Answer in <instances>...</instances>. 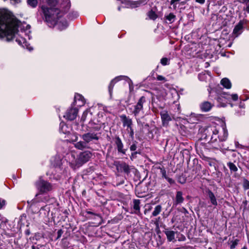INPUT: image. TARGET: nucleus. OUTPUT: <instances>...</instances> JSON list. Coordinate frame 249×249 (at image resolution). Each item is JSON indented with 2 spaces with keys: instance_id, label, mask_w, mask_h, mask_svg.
Segmentation results:
<instances>
[{
  "instance_id": "nucleus-1",
  "label": "nucleus",
  "mask_w": 249,
  "mask_h": 249,
  "mask_svg": "<svg viewBox=\"0 0 249 249\" xmlns=\"http://www.w3.org/2000/svg\"><path fill=\"white\" fill-rule=\"evenodd\" d=\"M18 32V24L5 12L0 11V38L12 40Z\"/></svg>"
},
{
  "instance_id": "nucleus-2",
  "label": "nucleus",
  "mask_w": 249,
  "mask_h": 249,
  "mask_svg": "<svg viewBox=\"0 0 249 249\" xmlns=\"http://www.w3.org/2000/svg\"><path fill=\"white\" fill-rule=\"evenodd\" d=\"M92 156V153L89 151H85L80 152L77 156L76 159L74 154L68 155L70 165L74 168H79L89 160Z\"/></svg>"
},
{
  "instance_id": "nucleus-3",
  "label": "nucleus",
  "mask_w": 249,
  "mask_h": 249,
  "mask_svg": "<svg viewBox=\"0 0 249 249\" xmlns=\"http://www.w3.org/2000/svg\"><path fill=\"white\" fill-rule=\"evenodd\" d=\"M223 135L219 136L218 135L219 130L215 127H209L205 131L206 139H210V143H214L219 139L220 141H225L228 135V131L225 128L223 129Z\"/></svg>"
},
{
  "instance_id": "nucleus-4",
  "label": "nucleus",
  "mask_w": 249,
  "mask_h": 249,
  "mask_svg": "<svg viewBox=\"0 0 249 249\" xmlns=\"http://www.w3.org/2000/svg\"><path fill=\"white\" fill-rule=\"evenodd\" d=\"M41 10L48 23H55L56 20L60 17V10L55 7H48L46 5L41 6Z\"/></svg>"
},
{
  "instance_id": "nucleus-5",
  "label": "nucleus",
  "mask_w": 249,
  "mask_h": 249,
  "mask_svg": "<svg viewBox=\"0 0 249 249\" xmlns=\"http://www.w3.org/2000/svg\"><path fill=\"white\" fill-rule=\"evenodd\" d=\"M35 185L39 191V194H41L47 193L53 189V186L51 183L41 178L36 182Z\"/></svg>"
},
{
  "instance_id": "nucleus-6",
  "label": "nucleus",
  "mask_w": 249,
  "mask_h": 249,
  "mask_svg": "<svg viewBox=\"0 0 249 249\" xmlns=\"http://www.w3.org/2000/svg\"><path fill=\"white\" fill-rule=\"evenodd\" d=\"M146 102V98L144 96H142L138 100L136 104L134 106V108L131 111V113L135 116H137L143 109V104Z\"/></svg>"
},
{
  "instance_id": "nucleus-7",
  "label": "nucleus",
  "mask_w": 249,
  "mask_h": 249,
  "mask_svg": "<svg viewBox=\"0 0 249 249\" xmlns=\"http://www.w3.org/2000/svg\"><path fill=\"white\" fill-rule=\"evenodd\" d=\"M114 165L118 172H124L127 175L130 172V168L129 165L124 162L116 161L115 162Z\"/></svg>"
},
{
  "instance_id": "nucleus-8",
  "label": "nucleus",
  "mask_w": 249,
  "mask_h": 249,
  "mask_svg": "<svg viewBox=\"0 0 249 249\" xmlns=\"http://www.w3.org/2000/svg\"><path fill=\"white\" fill-rule=\"evenodd\" d=\"M81 138L88 144L93 140L98 141L99 137L97 133L88 132L83 134L81 136Z\"/></svg>"
},
{
  "instance_id": "nucleus-9",
  "label": "nucleus",
  "mask_w": 249,
  "mask_h": 249,
  "mask_svg": "<svg viewBox=\"0 0 249 249\" xmlns=\"http://www.w3.org/2000/svg\"><path fill=\"white\" fill-rule=\"evenodd\" d=\"M115 143L116 145L118 152L124 155L125 154L126 149L124 148V144L120 138L118 136L115 137Z\"/></svg>"
},
{
  "instance_id": "nucleus-10",
  "label": "nucleus",
  "mask_w": 249,
  "mask_h": 249,
  "mask_svg": "<svg viewBox=\"0 0 249 249\" xmlns=\"http://www.w3.org/2000/svg\"><path fill=\"white\" fill-rule=\"evenodd\" d=\"M78 112V110L76 108H71L67 111L64 117L71 121L74 120L77 115Z\"/></svg>"
},
{
  "instance_id": "nucleus-11",
  "label": "nucleus",
  "mask_w": 249,
  "mask_h": 249,
  "mask_svg": "<svg viewBox=\"0 0 249 249\" xmlns=\"http://www.w3.org/2000/svg\"><path fill=\"white\" fill-rule=\"evenodd\" d=\"M161 118L163 126H167L169 122L172 120V118L166 111H162L160 112Z\"/></svg>"
},
{
  "instance_id": "nucleus-12",
  "label": "nucleus",
  "mask_w": 249,
  "mask_h": 249,
  "mask_svg": "<svg viewBox=\"0 0 249 249\" xmlns=\"http://www.w3.org/2000/svg\"><path fill=\"white\" fill-rule=\"evenodd\" d=\"M121 120L122 121L124 127L126 126L127 128L131 127L132 125L133 122L131 119L127 117L125 115L123 114L120 116Z\"/></svg>"
},
{
  "instance_id": "nucleus-13",
  "label": "nucleus",
  "mask_w": 249,
  "mask_h": 249,
  "mask_svg": "<svg viewBox=\"0 0 249 249\" xmlns=\"http://www.w3.org/2000/svg\"><path fill=\"white\" fill-rule=\"evenodd\" d=\"M213 105L210 102L204 101L199 106L202 112H208L212 108Z\"/></svg>"
},
{
  "instance_id": "nucleus-14",
  "label": "nucleus",
  "mask_w": 249,
  "mask_h": 249,
  "mask_svg": "<svg viewBox=\"0 0 249 249\" xmlns=\"http://www.w3.org/2000/svg\"><path fill=\"white\" fill-rule=\"evenodd\" d=\"M163 232L165 234L168 241L171 242L175 241L176 232L174 231L166 228L165 229Z\"/></svg>"
},
{
  "instance_id": "nucleus-15",
  "label": "nucleus",
  "mask_w": 249,
  "mask_h": 249,
  "mask_svg": "<svg viewBox=\"0 0 249 249\" xmlns=\"http://www.w3.org/2000/svg\"><path fill=\"white\" fill-rule=\"evenodd\" d=\"M52 24H56L57 28L60 31H62L66 29L68 26V22L65 19H63L62 20L58 22L56 20L55 23H52Z\"/></svg>"
},
{
  "instance_id": "nucleus-16",
  "label": "nucleus",
  "mask_w": 249,
  "mask_h": 249,
  "mask_svg": "<svg viewBox=\"0 0 249 249\" xmlns=\"http://www.w3.org/2000/svg\"><path fill=\"white\" fill-rule=\"evenodd\" d=\"M74 147L80 150H83L84 149L89 148V147L88 146V144L85 141H79L74 143Z\"/></svg>"
},
{
  "instance_id": "nucleus-17",
  "label": "nucleus",
  "mask_w": 249,
  "mask_h": 249,
  "mask_svg": "<svg viewBox=\"0 0 249 249\" xmlns=\"http://www.w3.org/2000/svg\"><path fill=\"white\" fill-rule=\"evenodd\" d=\"M182 192L181 191H177L175 197V201L174 202V205H177L182 203L184 201V198L182 196Z\"/></svg>"
},
{
  "instance_id": "nucleus-18",
  "label": "nucleus",
  "mask_w": 249,
  "mask_h": 249,
  "mask_svg": "<svg viewBox=\"0 0 249 249\" xmlns=\"http://www.w3.org/2000/svg\"><path fill=\"white\" fill-rule=\"evenodd\" d=\"M243 31V23L242 21H240L234 27L233 34L235 36H238L239 35H240Z\"/></svg>"
},
{
  "instance_id": "nucleus-19",
  "label": "nucleus",
  "mask_w": 249,
  "mask_h": 249,
  "mask_svg": "<svg viewBox=\"0 0 249 249\" xmlns=\"http://www.w3.org/2000/svg\"><path fill=\"white\" fill-rule=\"evenodd\" d=\"M140 203L141 201L139 199H133V208L135 210L134 213L137 214L140 213Z\"/></svg>"
},
{
  "instance_id": "nucleus-20",
  "label": "nucleus",
  "mask_w": 249,
  "mask_h": 249,
  "mask_svg": "<svg viewBox=\"0 0 249 249\" xmlns=\"http://www.w3.org/2000/svg\"><path fill=\"white\" fill-rule=\"evenodd\" d=\"M208 195L212 204L214 206H216L217 205V202L214 194L211 191L208 190Z\"/></svg>"
},
{
  "instance_id": "nucleus-21",
  "label": "nucleus",
  "mask_w": 249,
  "mask_h": 249,
  "mask_svg": "<svg viewBox=\"0 0 249 249\" xmlns=\"http://www.w3.org/2000/svg\"><path fill=\"white\" fill-rule=\"evenodd\" d=\"M221 84L225 88L230 89L231 87V84L230 81L227 78H223L221 80Z\"/></svg>"
},
{
  "instance_id": "nucleus-22",
  "label": "nucleus",
  "mask_w": 249,
  "mask_h": 249,
  "mask_svg": "<svg viewBox=\"0 0 249 249\" xmlns=\"http://www.w3.org/2000/svg\"><path fill=\"white\" fill-rule=\"evenodd\" d=\"M120 79V77H116L115 79L112 80L108 86V90L110 95H111L113 89L115 84L116 82Z\"/></svg>"
},
{
  "instance_id": "nucleus-23",
  "label": "nucleus",
  "mask_w": 249,
  "mask_h": 249,
  "mask_svg": "<svg viewBox=\"0 0 249 249\" xmlns=\"http://www.w3.org/2000/svg\"><path fill=\"white\" fill-rule=\"evenodd\" d=\"M165 18L169 23H172L175 20L176 16L173 13H171L165 16Z\"/></svg>"
},
{
  "instance_id": "nucleus-24",
  "label": "nucleus",
  "mask_w": 249,
  "mask_h": 249,
  "mask_svg": "<svg viewBox=\"0 0 249 249\" xmlns=\"http://www.w3.org/2000/svg\"><path fill=\"white\" fill-rule=\"evenodd\" d=\"M162 210V207L161 205H158L156 206V207L154 209V211L152 212V216H156L158 214L160 213Z\"/></svg>"
},
{
  "instance_id": "nucleus-25",
  "label": "nucleus",
  "mask_w": 249,
  "mask_h": 249,
  "mask_svg": "<svg viewBox=\"0 0 249 249\" xmlns=\"http://www.w3.org/2000/svg\"><path fill=\"white\" fill-rule=\"evenodd\" d=\"M227 166L229 167L231 172H235L238 170L236 166L231 162H229L227 163Z\"/></svg>"
},
{
  "instance_id": "nucleus-26",
  "label": "nucleus",
  "mask_w": 249,
  "mask_h": 249,
  "mask_svg": "<svg viewBox=\"0 0 249 249\" xmlns=\"http://www.w3.org/2000/svg\"><path fill=\"white\" fill-rule=\"evenodd\" d=\"M147 15L149 18L152 20H155L158 18L157 14L152 10L148 12Z\"/></svg>"
},
{
  "instance_id": "nucleus-27",
  "label": "nucleus",
  "mask_w": 249,
  "mask_h": 249,
  "mask_svg": "<svg viewBox=\"0 0 249 249\" xmlns=\"http://www.w3.org/2000/svg\"><path fill=\"white\" fill-rule=\"evenodd\" d=\"M27 2L28 5L32 8L36 7L38 3L37 0H27Z\"/></svg>"
},
{
  "instance_id": "nucleus-28",
  "label": "nucleus",
  "mask_w": 249,
  "mask_h": 249,
  "mask_svg": "<svg viewBox=\"0 0 249 249\" xmlns=\"http://www.w3.org/2000/svg\"><path fill=\"white\" fill-rule=\"evenodd\" d=\"M239 241V240L238 239H235L234 240L231 241L230 249H234L238 244Z\"/></svg>"
},
{
  "instance_id": "nucleus-29",
  "label": "nucleus",
  "mask_w": 249,
  "mask_h": 249,
  "mask_svg": "<svg viewBox=\"0 0 249 249\" xmlns=\"http://www.w3.org/2000/svg\"><path fill=\"white\" fill-rule=\"evenodd\" d=\"M47 3L50 7H54L57 4L56 0H47Z\"/></svg>"
},
{
  "instance_id": "nucleus-30",
  "label": "nucleus",
  "mask_w": 249,
  "mask_h": 249,
  "mask_svg": "<svg viewBox=\"0 0 249 249\" xmlns=\"http://www.w3.org/2000/svg\"><path fill=\"white\" fill-rule=\"evenodd\" d=\"M169 59L167 58L163 57V58L161 59V60H160V63L162 65L165 66V65H168L169 64Z\"/></svg>"
},
{
  "instance_id": "nucleus-31",
  "label": "nucleus",
  "mask_w": 249,
  "mask_h": 249,
  "mask_svg": "<svg viewBox=\"0 0 249 249\" xmlns=\"http://www.w3.org/2000/svg\"><path fill=\"white\" fill-rule=\"evenodd\" d=\"M178 181L181 184H184L186 182V178L183 176H180L178 179Z\"/></svg>"
},
{
  "instance_id": "nucleus-32",
  "label": "nucleus",
  "mask_w": 249,
  "mask_h": 249,
  "mask_svg": "<svg viewBox=\"0 0 249 249\" xmlns=\"http://www.w3.org/2000/svg\"><path fill=\"white\" fill-rule=\"evenodd\" d=\"M243 188L245 190L249 189V181L246 179H244Z\"/></svg>"
},
{
  "instance_id": "nucleus-33",
  "label": "nucleus",
  "mask_w": 249,
  "mask_h": 249,
  "mask_svg": "<svg viewBox=\"0 0 249 249\" xmlns=\"http://www.w3.org/2000/svg\"><path fill=\"white\" fill-rule=\"evenodd\" d=\"M159 169L160 170V173L162 175V177L164 178H166L167 177L166 175V171L164 167H160Z\"/></svg>"
},
{
  "instance_id": "nucleus-34",
  "label": "nucleus",
  "mask_w": 249,
  "mask_h": 249,
  "mask_svg": "<svg viewBox=\"0 0 249 249\" xmlns=\"http://www.w3.org/2000/svg\"><path fill=\"white\" fill-rule=\"evenodd\" d=\"M137 142L136 141H135L133 142V144L130 147V151L134 152L136 150L137 148Z\"/></svg>"
},
{
  "instance_id": "nucleus-35",
  "label": "nucleus",
  "mask_w": 249,
  "mask_h": 249,
  "mask_svg": "<svg viewBox=\"0 0 249 249\" xmlns=\"http://www.w3.org/2000/svg\"><path fill=\"white\" fill-rule=\"evenodd\" d=\"M139 153L140 152H138V151H134L132 152L130 157L131 160H133L134 159H136L137 158V154Z\"/></svg>"
},
{
  "instance_id": "nucleus-36",
  "label": "nucleus",
  "mask_w": 249,
  "mask_h": 249,
  "mask_svg": "<svg viewBox=\"0 0 249 249\" xmlns=\"http://www.w3.org/2000/svg\"><path fill=\"white\" fill-rule=\"evenodd\" d=\"M127 130L129 131L130 136L131 138H133V136H134V130H133V129L132 128V126H131V127L127 128Z\"/></svg>"
},
{
  "instance_id": "nucleus-37",
  "label": "nucleus",
  "mask_w": 249,
  "mask_h": 249,
  "mask_svg": "<svg viewBox=\"0 0 249 249\" xmlns=\"http://www.w3.org/2000/svg\"><path fill=\"white\" fill-rule=\"evenodd\" d=\"M63 233V231L62 229L59 230L57 233V236L56 239L57 240L59 238H60L61 237Z\"/></svg>"
},
{
  "instance_id": "nucleus-38",
  "label": "nucleus",
  "mask_w": 249,
  "mask_h": 249,
  "mask_svg": "<svg viewBox=\"0 0 249 249\" xmlns=\"http://www.w3.org/2000/svg\"><path fill=\"white\" fill-rule=\"evenodd\" d=\"M5 205V200L0 198V209Z\"/></svg>"
},
{
  "instance_id": "nucleus-39",
  "label": "nucleus",
  "mask_w": 249,
  "mask_h": 249,
  "mask_svg": "<svg viewBox=\"0 0 249 249\" xmlns=\"http://www.w3.org/2000/svg\"><path fill=\"white\" fill-rule=\"evenodd\" d=\"M86 213H88V214H92L93 215H95L96 216H97V217H99L100 218H101V216L100 215V214H97V213H95L91 211H86Z\"/></svg>"
},
{
  "instance_id": "nucleus-40",
  "label": "nucleus",
  "mask_w": 249,
  "mask_h": 249,
  "mask_svg": "<svg viewBox=\"0 0 249 249\" xmlns=\"http://www.w3.org/2000/svg\"><path fill=\"white\" fill-rule=\"evenodd\" d=\"M165 179L168 181V182L170 184H173L175 183V181L172 178H169L167 177L165 178Z\"/></svg>"
},
{
  "instance_id": "nucleus-41",
  "label": "nucleus",
  "mask_w": 249,
  "mask_h": 249,
  "mask_svg": "<svg viewBox=\"0 0 249 249\" xmlns=\"http://www.w3.org/2000/svg\"><path fill=\"white\" fill-rule=\"evenodd\" d=\"M157 79L159 81H166L165 78L162 75H158Z\"/></svg>"
},
{
  "instance_id": "nucleus-42",
  "label": "nucleus",
  "mask_w": 249,
  "mask_h": 249,
  "mask_svg": "<svg viewBox=\"0 0 249 249\" xmlns=\"http://www.w3.org/2000/svg\"><path fill=\"white\" fill-rule=\"evenodd\" d=\"M238 96L237 94H234L231 95V98L233 101H236L238 100Z\"/></svg>"
},
{
  "instance_id": "nucleus-43",
  "label": "nucleus",
  "mask_w": 249,
  "mask_h": 249,
  "mask_svg": "<svg viewBox=\"0 0 249 249\" xmlns=\"http://www.w3.org/2000/svg\"><path fill=\"white\" fill-rule=\"evenodd\" d=\"M149 0H140L139 2L140 4H145Z\"/></svg>"
},
{
  "instance_id": "nucleus-44",
  "label": "nucleus",
  "mask_w": 249,
  "mask_h": 249,
  "mask_svg": "<svg viewBox=\"0 0 249 249\" xmlns=\"http://www.w3.org/2000/svg\"><path fill=\"white\" fill-rule=\"evenodd\" d=\"M180 0H171L170 1V4L175 5L176 2H178ZM174 6L175 8L176 7L175 5Z\"/></svg>"
},
{
  "instance_id": "nucleus-45",
  "label": "nucleus",
  "mask_w": 249,
  "mask_h": 249,
  "mask_svg": "<svg viewBox=\"0 0 249 249\" xmlns=\"http://www.w3.org/2000/svg\"><path fill=\"white\" fill-rule=\"evenodd\" d=\"M196 2H198L200 4H204L205 3V0H196Z\"/></svg>"
},
{
  "instance_id": "nucleus-46",
  "label": "nucleus",
  "mask_w": 249,
  "mask_h": 249,
  "mask_svg": "<svg viewBox=\"0 0 249 249\" xmlns=\"http://www.w3.org/2000/svg\"><path fill=\"white\" fill-rule=\"evenodd\" d=\"M81 98H82V96L79 94H77V95L75 96L74 97L75 100H76V99L80 100Z\"/></svg>"
},
{
  "instance_id": "nucleus-47",
  "label": "nucleus",
  "mask_w": 249,
  "mask_h": 249,
  "mask_svg": "<svg viewBox=\"0 0 249 249\" xmlns=\"http://www.w3.org/2000/svg\"><path fill=\"white\" fill-rule=\"evenodd\" d=\"M23 41H24V39H22V40H19L18 38L16 39V41L18 42L19 45H21L22 44V41L23 42Z\"/></svg>"
},
{
  "instance_id": "nucleus-48",
  "label": "nucleus",
  "mask_w": 249,
  "mask_h": 249,
  "mask_svg": "<svg viewBox=\"0 0 249 249\" xmlns=\"http://www.w3.org/2000/svg\"><path fill=\"white\" fill-rule=\"evenodd\" d=\"M244 9L248 12H249V5H247Z\"/></svg>"
},
{
  "instance_id": "nucleus-49",
  "label": "nucleus",
  "mask_w": 249,
  "mask_h": 249,
  "mask_svg": "<svg viewBox=\"0 0 249 249\" xmlns=\"http://www.w3.org/2000/svg\"><path fill=\"white\" fill-rule=\"evenodd\" d=\"M32 249H39V248L37 246H32Z\"/></svg>"
},
{
  "instance_id": "nucleus-50",
  "label": "nucleus",
  "mask_w": 249,
  "mask_h": 249,
  "mask_svg": "<svg viewBox=\"0 0 249 249\" xmlns=\"http://www.w3.org/2000/svg\"><path fill=\"white\" fill-rule=\"evenodd\" d=\"M240 1L245 3H248L249 1V0H240Z\"/></svg>"
},
{
  "instance_id": "nucleus-51",
  "label": "nucleus",
  "mask_w": 249,
  "mask_h": 249,
  "mask_svg": "<svg viewBox=\"0 0 249 249\" xmlns=\"http://www.w3.org/2000/svg\"><path fill=\"white\" fill-rule=\"evenodd\" d=\"M241 249H247V247H246V246H244V247H243Z\"/></svg>"
},
{
  "instance_id": "nucleus-52",
  "label": "nucleus",
  "mask_w": 249,
  "mask_h": 249,
  "mask_svg": "<svg viewBox=\"0 0 249 249\" xmlns=\"http://www.w3.org/2000/svg\"><path fill=\"white\" fill-rule=\"evenodd\" d=\"M99 129H100V128H98V127L95 128V130H99Z\"/></svg>"
},
{
  "instance_id": "nucleus-53",
  "label": "nucleus",
  "mask_w": 249,
  "mask_h": 249,
  "mask_svg": "<svg viewBox=\"0 0 249 249\" xmlns=\"http://www.w3.org/2000/svg\"><path fill=\"white\" fill-rule=\"evenodd\" d=\"M2 220V215L0 214V221Z\"/></svg>"
},
{
  "instance_id": "nucleus-54",
  "label": "nucleus",
  "mask_w": 249,
  "mask_h": 249,
  "mask_svg": "<svg viewBox=\"0 0 249 249\" xmlns=\"http://www.w3.org/2000/svg\"><path fill=\"white\" fill-rule=\"evenodd\" d=\"M247 194H248V196H249V191L248 192Z\"/></svg>"
},
{
  "instance_id": "nucleus-55",
  "label": "nucleus",
  "mask_w": 249,
  "mask_h": 249,
  "mask_svg": "<svg viewBox=\"0 0 249 249\" xmlns=\"http://www.w3.org/2000/svg\"><path fill=\"white\" fill-rule=\"evenodd\" d=\"M118 10H120V7H119V8H118Z\"/></svg>"
},
{
  "instance_id": "nucleus-56",
  "label": "nucleus",
  "mask_w": 249,
  "mask_h": 249,
  "mask_svg": "<svg viewBox=\"0 0 249 249\" xmlns=\"http://www.w3.org/2000/svg\"><path fill=\"white\" fill-rule=\"evenodd\" d=\"M209 249H212L211 248H210Z\"/></svg>"
}]
</instances>
